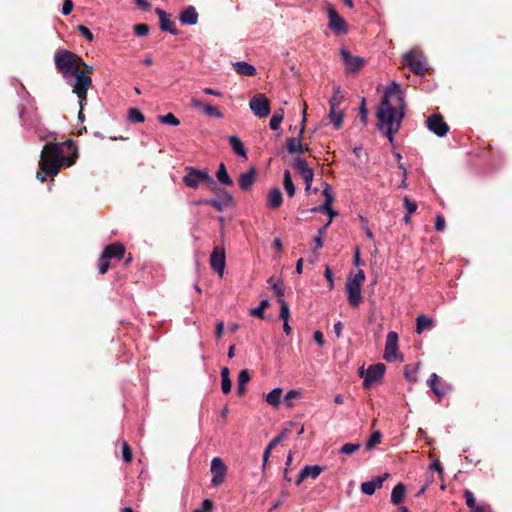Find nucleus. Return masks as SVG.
<instances>
[{"label": "nucleus", "mask_w": 512, "mask_h": 512, "mask_svg": "<svg viewBox=\"0 0 512 512\" xmlns=\"http://www.w3.org/2000/svg\"><path fill=\"white\" fill-rule=\"evenodd\" d=\"M376 117L377 128L393 143L404 117V95L398 83L392 82L385 89Z\"/></svg>", "instance_id": "obj_1"}, {"label": "nucleus", "mask_w": 512, "mask_h": 512, "mask_svg": "<svg viewBox=\"0 0 512 512\" xmlns=\"http://www.w3.org/2000/svg\"><path fill=\"white\" fill-rule=\"evenodd\" d=\"M74 161L64 156L63 143H46L41 151L39 161V171L36 178L44 182L48 177H54L58 174L61 166H71Z\"/></svg>", "instance_id": "obj_2"}, {"label": "nucleus", "mask_w": 512, "mask_h": 512, "mask_svg": "<svg viewBox=\"0 0 512 512\" xmlns=\"http://www.w3.org/2000/svg\"><path fill=\"white\" fill-rule=\"evenodd\" d=\"M55 66L65 80H70L73 74L80 70L82 59L70 50L62 49L54 56Z\"/></svg>", "instance_id": "obj_3"}, {"label": "nucleus", "mask_w": 512, "mask_h": 512, "mask_svg": "<svg viewBox=\"0 0 512 512\" xmlns=\"http://www.w3.org/2000/svg\"><path fill=\"white\" fill-rule=\"evenodd\" d=\"M364 280L365 273L363 270H358L357 273L347 279V300L352 307H358L362 301L361 285Z\"/></svg>", "instance_id": "obj_4"}, {"label": "nucleus", "mask_w": 512, "mask_h": 512, "mask_svg": "<svg viewBox=\"0 0 512 512\" xmlns=\"http://www.w3.org/2000/svg\"><path fill=\"white\" fill-rule=\"evenodd\" d=\"M185 175L183 177V182L189 188L197 189L200 184H213L212 177L208 174L206 170H199L191 166H187L185 168Z\"/></svg>", "instance_id": "obj_5"}, {"label": "nucleus", "mask_w": 512, "mask_h": 512, "mask_svg": "<svg viewBox=\"0 0 512 512\" xmlns=\"http://www.w3.org/2000/svg\"><path fill=\"white\" fill-rule=\"evenodd\" d=\"M66 81L74 87V93H76L80 99V106H84L87 100V91L92 83L91 78L78 70L76 74H73L72 79Z\"/></svg>", "instance_id": "obj_6"}, {"label": "nucleus", "mask_w": 512, "mask_h": 512, "mask_svg": "<svg viewBox=\"0 0 512 512\" xmlns=\"http://www.w3.org/2000/svg\"><path fill=\"white\" fill-rule=\"evenodd\" d=\"M210 471L212 474L211 485L219 487L225 482L227 475V466L220 457H214L210 463Z\"/></svg>", "instance_id": "obj_7"}, {"label": "nucleus", "mask_w": 512, "mask_h": 512, "mask_svg": "<svg viewBox=\"0 0 512 512\" xmlns=\"http://www.w3.org/2000/svg\"><path fill=\"white\" fill-rule=\"evenodd\" d=\"M329 28L337 35H344L348 32V26L331 4H327Z\"/></svg>", "instance_id": "obj_8"}, {"label": "nucleus", "mask_w": 512, "mask_h": 512, "mask_svg": "<svg viewBox=\"0 0 512 512\" xmlns=\"http://www.w3.org/2000/svg\"><path fill=\"white\" fill-rule=\"evenodd\" d=\"M249 106L257 117L264 118L270 114L269 100L263 94L254 95L249 101Z\"/></svg>", "instance_id": "obj_9"}, {"label": "nucleus", "mask_w": 512, "mask_h": 512, "mask_svg": "<svg viewBox=\"0 0 512 512\" xmlns=\"http://www.w3.org/2000/svg\"><path fill=\"white\" fill-rule=\"evenodd\" d=\"M403 62L414 74L424 75L426 70V59L424 56H417L412 51H408L403 56Z\"/></svg>", "instance_id": "obj_10"}, {"label": "nucleus", "mask_w": 512, "mask_h": 512, "mask_svg": "<svg viewBox=\"0 0 512 512\" xmlns=\"http://www.w3.org/2000/svg\"><path fill=\"white\" fill-rule=\"evenodd\" d=\"M217 198L208 199L206 202L208 206L215 208L217 211L222 212L228 207L235 205L234 198L228 191L219 189L217 191Z\"/></svg>", "instance_id": "obj_11"}, {"label": "nucleus", "mask_w": 512, "mask_h": 512, "mask_svg": "<svg viewBox=\"0 0 512 512\" xmlns=\"http://www.w3.org/2000/svg\"><path fill=\"white\" fill-rule=\"evenodd\" d=\"M383 357L387 362H394L399 357L398 334L395 331H390L386 336V343H385Z\"/></svg>", "instance_id": "obj_12"}, {"label": "nucleus", "mask_w": 512, "mask_h": 512, "mask_svg": "<svg viewBox=\"0 0 512 512\" xmlns=\"http://www.w3.org/2000/svg\"><path fill=\"white\" fill-rule=\"evenodd\" d=\"M386 367L383 363L370 365L365 373L363 386L369 389L373 383L380 381L385 373Z\"/></svg>", "instance_id": "obj_13"}, {"label": "nucleus", "mask_w": 512, "mask_h": 512, "mask_svg": "<svg viewBox=\"0 0 512 512\" xmlns=\"http://www.w3.org/2000/svg\"><path fill=\"white\" fill-rule=\"evenodd\" d=\"M340 54L345 64L346 73L353 74L358 72L362 68L364 64L363 58L351 55L350 52L345 48H341Z\"/></svg>", "instance_id": "obj_14"}, {"label": "nucleus", "mask_w": 512, "mask_h": 512, "mask_svg": "<svg viewBox=\"0 0 512 512\" xmlns=\"http://www.w3.org/2000/svg\"><path fill=\"white\" fill-rule=\"evenodd\" d=\"M426 123L427 128L438 137L445 136L449 131L447 123L440 114H433L429 116Z\"/></svg>", "instance_id": "obj_15"}, {"label": "nucleus", "mask_w": 512, "mask_h": 512, "mask_svg": "<svg viewBox=\"0 0 512 512\" xmlns=\"http://www.w3.org/2000/svg\"><path fill=\"white\" fill-rule=\"evenodd\" d=\"M210 266L220 277L223 276L226 266L225 250L215 247L210 256Z\"/></svg>", "instance_id": "obj_16"}, {"label": "nucleus", "mask_w": 512, "mask_h": 512, "mask_svg": "<svg viewBox=\"0 0 512 512\" xmlns=\"http://www.w3.org/2000/svg\"><path fill=\"white\" fill-rule=\"evenodd\" d=\"M427 383L432 392L438 398H443L452 390L451 385L446 382H442L440 377L436 373H432L430 375Z\"/></svg>", "instance_id": "obj_17"}, {"label": "nucleus", "mask_w": 512, "mask_h": 512, "mask_svg": "<svg viewBox=\"0 0 512 512\" xmlns=\"http://www.w3.org/2000/svg\"><path fill=\"white\" fill-rule=\"evenodd\" d=\"M305 121H306V110L304 109L302 125H301L300 131H299V137H289L286 139V147L290 154L302 153L304 150H306V151L309 150V147L306 146L304 148L300 141V137L303 135L304 130H305V126H304Z\"/></svg>", "instance_id": "obj_18"}, {"label": "nucleus", "mask_w": 512, "mask_h": 512, "mask_svg": "<svg viewBox=\"0 0 512 512\" xmlns=\"http://www.w3.org/2000/svg\"><path fill=\"white\" fill-rule=\"evenodd\" d=\"M19 117L21 119L23 127L29 130H35V132L38 133L40 118L36 111L22 109L19 113Z\"/></svg>", "instance_id": "obj_19"}, {"label": "nucleus", "mask_w": 512, "mask_h": 512, "mask_svg": "<svg viewBox=\"0 0 512 512\" xmlns=\"http://www.w3.org/2000/svg\"><path fill=\"white\" fill-rule=\"evenodd\" d=\"M389 477V473H384L373 478L370 481L363 482L360 486V490L363 494L371 496L375 493L376 489L382 487L384 481Z\"/></svg>", "instance_id": "obj_20"}, {"label": "nucleus", "mask_w": 512, "mask_h": 512, "mask_svg": "<svg viewBox=\"0 0 512 512\" xmlns=\"http://www.w3.org/2000/svg\"><path fill=\"white\" fill-rule=\"evenodd\" d=\"M293 167L303 178L304 182H313L314 171L308 166L304 158L296 157L293 161Z\"/></svg>", "instance_id": "obj_21"}, {"label": "nucleus", "mask_w": 512, "mask_h": 512, "mask_svg": "<svg viewBox=\"0 0 512 512\" xmlns=\"http://www.w3.org/2000/svg\"><path fill=\"white\" fill-rule=\"evenodd\" d=\"M256 174V168L251 167L247 172L239 176L238 183L242 191H249L252 188L255 183Z\"/></svg>", "instance_id": "obj_22"}, {"label": "nucleus", "mask_w": 512, "mask_h": 512, "mask_svg": "<svg viewBox=\"0 0 512 512\" xmlns=\"http://www.w3.org/2000/svg\"><path fill=\"white\" fill-rule=\"evenodd\" d=\"M179 21L183 25H196L198 22V12L194 6H187L179 14Z\"/></svg>", "instance_id": "obj_23"}, {"label": "nucleus", "mask_w": 512, "mask_h": 512, "mask_svg": "<svg viewBox=\"0 0 512 512\" xmlns=\"http://www.w3.org/2000/svg\"><path fill=\"white\" fill-rule=\"evenodd\" d=\"M322 471L323 468L319 465H307L299 472L296 484L300 485L304 479L309 477L312 479H316L321 474Z\"/></svg>", "instance_id": "obj_24"}, {"label": "nucleus", "mask_w": 512, "mask_h": 512, "mask_svg": "<svg viewBox=\"0 0 512 512\" xmlns=\"http://www.w3.org/2000/svg\"><path fill=\"white\" fill-rule=\"evenodd\" d=\"M102 254H104V257H107L108 259H122L125 254V247L123 244L118 242L111 243L104 248Z\"/></svg>", "instance_id": "obj_25"}, {"label": "nucleus", "mask_w": 512, "mask_h": 512, "mask_svg": "<svg viewBox=\"0 0 512 512\" xmlns=\"http://www.w3.org/2000/svg\"><path fill=\"white\" fill-rule=\"evenodd\" d=\"M192 106L194 108L200 109L203 111V113L209 117H214L217 119L223 118L222 112L219 111V109L213 105H204L199 100L193 98L192 99Z\"/></svg>", "instance_id": "obj_26"}, {"label": "nucleus", "mask_w": 512, "mask_h": 512, "mask_svg": "<svg viewBox=\"0 0 512 512\" xmlns=\"http://www.w3.org/2000/svg\"><path fill=\"white\" fill-rule=\"evenodd\" d=\"M283 203V196L278 187L272 188L267 194V207L269 209H277Z\"/></svg>", "instance_id": "obj_27"}, {"label": "nucleus", "mask_w": 512, "mask_h": 512, "mask_svg": "<svg viewBox=\"0 0 512 512\" xmlns=\"http://www.w3.org/2000/svg\"><path fill=\"white\" fill-rule=\"evenodd\" d=\"M232 66L239 75L252 77L257 74L256 68L245 61L234 62L232 63Z\"/></svg>", "instance_id": "obj_28"}, {"label": "nucleus", "mask_w": 512, "mask_h": 512, "mask_svg": "<svg viewBox=\"0 0 512 512\" xmlns=\"http://www.w3.org/2000/svg\"><path fill=\"white\" fill-rule=\"evenodd\" d=\"M463 497L465 499L467 507L470 509L471 512H486L487 506L482 504H477L474 494L470 490H465Z\"/></svg>", "instance_id": "obj_29"}, {"label": "nucleus", "mask_w": 512, "mask_h": 512, "mask_svg": "<svg viewBox=\"0 0 512 512\" xmlns=\"http://www.w3.org/2000/svg\"><path fill=\"white\" fill-rule=\"evenodd\" d=\"M229 144L231 146V149L237 156L247 159V150H246L243 142L241 141V139L238 136H236V135L230 136Z\"/></svg>", "instance_id": "obj_30"}, {"label": "nucleus", "mask_w": 512, "mask_h": 512, "mask_svg": "<svg viewBox=\"0 0 512 512\" xmlns=\"http://www.w3.org/2000/svg\"><path fill=\"white\" fill-rule=\"evenodd\" d=\"M406 495V487L403 483H398L394 486L391 492V502L394 505H400L405 498Z\"/></svg>", "instance_id": "obj_31"}, {"label": "nucleus", "mask_w": 512, "mask_h": 512, "mask_svg": "<svg viewBox=\"0 0 512 512\" xmlns=\"http://www.w3.org/2000/svg\"><path fill=\"white\" fill-rule=\"evenodd\" d=\"M343 111L341 109H329L328 118L330 119L331 123L335 127V129H339L342 126L343 123Z\"/></svg>", "instance_id": "obj_32"}, {"label": "nucleus", "mask_w": 512, "mask_h": 512, "mask_svg": "<svg viewBox=\"0 0 512 512\" xmlns=\"http://www.w3.org/2000/svg\"><path fill=\"white\" fill-rule=\"evenodd\" d=\"M216 178L221 184H224L226 186L233 185V180L229 176L224 163H220L218 170L216 172Z\"/></svg>", "instance_id": "obj_33"}, {"label": "nucleus", "mask_w": 512, "mask_h": 512, "mask_svg": "<svg viewBox=\"0 0 512 512\" xmlns=\"http://www.w3.org/2000/svg\"><path fill=\"white\" fill-rule=\"evenodd\" d=\"M221 389L224 394H228L232 389L230 371L227 367L221 369Z\"/></svg>", "instance_id": "obj_34"}, {"label": "nucleus", "mask_w": 512, "mask_h": 512, "mask_svg": "<svg viewBox=\"0 0 512 512\" xmlns=\"http://www.w3.org/2000/svg\"><path fill=\"white\" fill-rule=\"evenodd\" d=\"M433 326V320L424 314H421L416 319V332L421 334L425 329Z\"/></svg>", "instance_id": "obj_35"}, {"label": "nucleus", "mask_w": 512, "mask_h": 512, "mask_svg": "<svg viewBox=\"0 0 512 512\" xmlns=\"http://www.w3.org/2000/svg\"><path fill=\"white\" fill-rule=\"evenodd\" d=\"M283 186L287 195L292 198L295 195L296 189L289 170L284 171Z\"/></svg>", "instance_id": "obj_36"}, {"label": "nucleus", "mask_w": 512, "mask_h": 512, "mask_svg": "<svg viewBox=\"0 0 512 512\" xmlns=\"http://www.w3.org/2000/svg\"><path fill=\"white\" fill-rule=\"evenodd\" d=\"M344 100V95L341 93V89L339 86L334 88V93L329 100V107L334 109H340V105Z\"/></svg>", "instance_id": "obj_37"}, {"label": "nucleus", "mask_w": 512, "mask_h": 512, "mask_svg": "<svg viewBox=\"0 0 512 512\" xmlns=\"http://www.w3.org/2000/svg\"><path fill=\"white\" fill-rule=\"evenodd\" d=\"M283 118H284V110L282 108L275 110L270 119V122H269L270 129L271 130L279 129L280 124L283 121Z\"/></svg>", "instance_id": "obj_38"}, {"label": "nucleus", "mask_w": 512, "mask_h": 512, "mask_svg": "<svg viewBox=\"0 0 512 512\" xmlns=\"http://www.w3.org/2000/svg\"><path fill=\"white\" fill-rule=\"evenodd\" d=\"M282 389L280 387L274 388L266 395V402L272 406H278L281 400Z\"/></svg>", "instance_id": "obj_39"}, {"label": "nucleus", "mask_w": 512, "mask_h": 512, "mask_svg": "<svg viewBox=\"0 0 512 512\" xmlns=\"http://www.w3.org/2000/svg\"><path fill=\"white\" fill-rule=\"evenodd\" d=\"M270 302L268 299H262L259 306L254 307L250 310V315L255 316L259 319H264V309L268 308Z\"/></svg>", "instance_id": "obj_40"}, {"label": "nucleus", "mask_w": 512, "mask_h": 512, "mask_svg": "<svg viewBox=\"0 0 512 512\" xmlns=\"http://www.w3.org/2000/svg\"><path fill=\"white\" fill-rule=\"evenodd\" d=\"M127 118L131 123H143L145 121L144 114L138 108H130Z\"/></svg>", "instance_id": "obj_41"}, {"label": "nucleus", "mask_w": 512, "mask_h": 512, "mask_svg": "<svg viewBox=\"0 0 512 512\" xmlns=\"http://www.w3.org/2000/svg\"><path fill=\"white\" fill-rule=\"evenodd\" d=\"M382 439V433L381 431L377 430L374 431L370 437L367 439L366 442V450L370 451L372 450L376 445H378L381 442Z\"/></svg>", "instance_id": "obj_42"}, {"label": "nucleus", "mask_w": 512, "mask_h": 512, "mask_svg": "<svg viewBox=\"0 0 512 512\" xmlns=\"http://www.w3.org/2000/svg\"><path fill=\"white\" fill-rule=\"evenodd\" d=\"M158 121L162 124L171 125V126H178L180 124V120L173 113L159 115Z\"/></svg>", "instance_id": "obj_43"}, {"label": "nucleus", "mask_w": 512, "mask_h": 512, "mask_svg": "<svg viewBox=\"0 0 512 512\" xmlns=\"http://www.w3.org/2000/svg\"><path fill=\"white\" fill-rule=\"evenodd\" d=\"M160 29L165 32H169L172 35H177L178 30L175 28L174 22H172L169 17L166 20L160 22Z\"/></svg>", "instance_id": "obj_44"}, {"label": "nucleus", "mask_w": 512, "mask_h": 512, "mask_svg": "<svg viewBox=\"0 0 512 512\" xmlns=\"http://www.w3.org/2000/svg\"><path fill=\"white\" fill-rule=\"evenodd\" d=\"M278 303L280 304V314L279 318L283 320V322L288 321L290 317V310L285 299H278Z\"/></svg>", "instance_id": "obj_45"}, {"label": "nucleus", "mask_w": 512, "mask_h": 512, "mask_svg": "<svg viewBox=\"0 0 512 512\" xmlns=\"http://www.w3.org/2000/svg\"><path fill=\"white\" fill-rule=\"evenodd\" d=\"M323 195L325 197V201L323 204H321V208H328V206L332 205V202L334 200L333 194L331 193V187L329 184H325V187L323 189Z\"/></svg>", "instance_id": "obj_46"}, {"label": "nucleus", "mask_w": 512, "mask_h": 512, "mask_svg": "<svg viewBox=\"0 0 512 512\" xmlns=\"http://www.w3.org/2000/svg\"><path fill=\"white\" fill-rule=\"evenodd\" d=\"M361 447V444L359 443H345L344 445H342V447L340 448V453L341 454H352L354 452H356L357 450H359Z\"/></svg>", "instance_id": "obj_47"}, {"label": "nucleus", "mask_w": 512, "mask_h": 512, "mask_svg": "<svg viewBox=\"0 0 512 512\" xmlns=\"http://www.w3.org/2000/svg\"><path fill=\"white\" fill-rule=\"evenodd\" d=\"M359 116H360V121L366 125L368 123V112H367V109H366V100L365 98L362 99L361 101V105L359 107Z\"/></svg>", "instance_id": "obj_48"}, {"label": "nucleus", "mask_w": 512, "mask_h": 512, "mask_svg": "<svg viewBox=\"0 0 512 512\" xmlns=\"http://www.w3.org/2000/svg\"><path fill=\"white\" fill-rule=\"evenodd\" d=\"M134 33L139 37L148 35L150 28L147 24H137L133 27Z\"/></svg>", "instance_id": "obj_49"}, {"label": "nucleus", "mask_w": 512, "mask_h": 512, "mask_svg": "<svg viewBox=\"0 0 512 512\" xmlns=\"http://www.w3.org/2000/svg\"><path fill=\"white\" fill-rule=\"evenodd\" d=\"M110 267V259L104 257V254L101 253L99 258V272L100 274H105Z\"/></svg>", "instance_id": "obj_50"}, {"label": "nucleus", "mask_w": 512, "mask_h": 512, "mask_svg": "<svg viewBox=\"0 0 512 512\" xmlns=\"http://www.w3.org/2000/svg\"><path fill=\"white\" fill-rule=\"evenodd\" d=\"M77 29H78V32L80 33V35L82 37H84L88 42L93 41V39H94L93 33L91 32V30L88 27L79 25Z\"/></svg>", "instance_id": "obj_51"}, {"label": "nucleus", "mask_w": 512, "mask_h": 512, "mask_svg": "<svg viewBox=\"0 0 512 512\" xmlns=\"http://www.w3.org/2000/svg\"><path fill=\"white\" fill-rule=\"evenodd\" d=\"M403 203L408 214H413L417 210V203L415 201H411L408 196L404 197Z\"/></svg>", "instance_id": "obj_52"}, {"label": "nucleus", "mask_w": 512, "mask_h": 512, "mask_svg": "<svg viewBox=\"0 0 512 512\" xmlns=\"http://www.w3.org/2000/svg\"><path fill=\"white\" fill-rule=\"evenodd\" d=\"M122 456H123V460L126 463H130L132 461V457H133L132 450L129 447V445L127 444V442H123V445H122Z\"/></svg>", "instance_id": "obj_53"}, {"label": "nucleus", "mask_w": 512, "mask_h": 512, "mask_svg": "<svg viewBox=\"0 0 512 512\" xmlns=\"http://www.w3.org/2000/svg\"><path fill=\"white\" fill-rule=\"evenodd\" d=\"M214 504L210 499H204L200 508L194 510V512H211Z\"/></svg>", "instance_id": "obj_54"}, {"label": "nucleus", "mask_w": 512, "mask_h": 512, "mask_svg": "<svg viewBox=\"0 0 512 512\" xmlns=\"http://www.w3.org/2000/svg\"><path fill=\"white\" fill-rule=\"evenodd\" d=\"M250 374L248 372V370L244 369V370H241L238 374V386H241V385H246L249 381H250Z\"/></svg>", "instance_id": "obj_55"}, {"label": "nucleus", "mask_w": 512, "mask_h": 512, "mask_svg": "<svg viewBox=\"0 0 512 512\" xmlns=\"http://www.w3.org/2000/svg\"><path fill=\"white\" fill-rule=\"evenodd\" d=\"M271 287L277 296V300L284 299V287L282 283H273L271 284Z\"/></svg>", "instance_id": "obj_56"}, {"label": "nucleus", "mask_w": 512, "mask_h": 512, "mask_svg": "<svg viewBox=\"0 0 512 512\" xmlns=\"http://www.w3.org/2000/svg\"><path fill=\"white\" fill-rule=\"evenodd\" d=\"M299 395H300V392L297 390L293 389V390L288 391L285 395V401H286L287 405L292 406V400L294 398H297Z\"/></svg>", "instance_id": "obj_57"}, {"label": "nucleus", "mask_w": 512, "mask_h": 512, "mask_svg": "<svg viewBox=\"0 0 512 512\" xmlns=\"http://www.w3.org/2000/svg\"><path fill=\"white\" fill-rule=\"evenodd\" d=\"M73 10V2L72 0H64L63 2V5H62V14L67 16L69 15Z\"/></svg>", "instance_id": "obj_58"}, {"label": "nucleus", "mask_w": 512, "mask_h": 512, "mask_svg": "<svg viewBox=\"0 0 512 512\" xmlns=\"http://www.w3.org/2000/svg\"><path fill=\"white\" fill-rule=\"evenodd\" d=\"M445 218L442 215H437L435 219V230L443 231L445 229Z\"/></svg>", "instance_id": "obj_59"}, {"label": "nucleus", "mask_w": 512, "mask_h": 512, "mask_svg": "<svg viewBox=\"0 0 512 512\" xmlns=\"http://www.w3.org/2000/svg\"><path fill=\"white\" fill-rule=\"evenodd\" d=\"M313 337L318 346L322 347L324 345V337L321 331H315Z\"/></svg>", "instance_id": "obj_60"}, {"label": "nucleus", "mask_w": 512, "mask_h": 512, "mask_svg": "<svg viewBox=\"0 0 512 512\" xmlns=\"http://www.w3.org/2000/svg\"><path fill=\"white\" fill-rule=\"evenodd\" d=\"M324 276L326 280L330 283V288H333L334 286V279H333V272L329 267H326L324 271Z\"/></svg>", "instance_id": "obj_61"}, {"label": "nucleus", "mask_w": 512, "mask_h": 512, "mask_svg": "<svg viewBox=\"0 0 512 512\" xmlns=\"http://www.w3.org/2000/svg\"><path fill=\"white\" fill-rule=\"evenodd\" d=\"M284 437H285V433L283 432V433L279 434L278 436H276L275 438H273L270 441V443L268 444V446L273 449L275 446H277L283 440Z\"/></svg>", "instance_id": "obj_62"}, {"label": "nucleus", "mask_w": 512, "mask_h": 512, "mask_svg": "<svg viewBox=\"0 0 512 512\" xmlns=\"http://www.w3.org/2000/svg\"><path fill=\"white\" fill-rule=\"evenodd\" d=\"M135 2L144 11H148L151 8V4L147 0H136Z\"/></svg>", "instance_id": "obj_63"}, {"label": "nucleus", "mask_w": 512, "mask_h": 512, "mask_svg": "<svg viewBox=\"0 0 512 512\" xmlns=\"http://www.w3.org/2000/svg\"><path fill=\"white\" fill-rule=\"evenodd\" d=\"M333 329H334V333H335L336 337L340 338L342 336V329H343L342 322L341 321L336 322L333 326Z\"/></svg>", "instance_id": "obj_64"}]
</instances>
